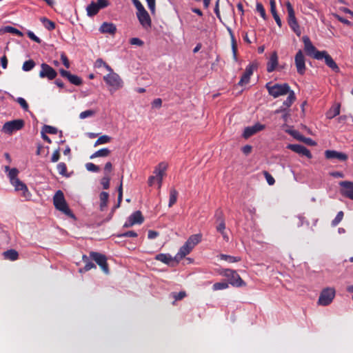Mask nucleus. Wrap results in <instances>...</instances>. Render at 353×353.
<instances>
[{
    "instance_id": "27",
    "label": "nucleus",
    "mask_w": 353,
    "mask_h": 353,
    "mask_svg": "<svg viewBox=\"0 0 353 353\" xmlns=\"http://www.w3.org/2000/svg\"><path fill=\"white\" fill-rule=\"evenodd\" d=\"M168 168V163L165 162L159 163L155 168L154 173L156 174L155 176H163L165 172Z\"/></svg>"
},
{
    "instance_id": "48",
    "label": "nucleus",
    "mask_w": 353,
    "mask_h": 353,
    "mask_svg": "<svg viewBox=\"0 0 353 353\" xmlns=\"http://www.w3.org/2000/svg\"><path fill=\"white\" fill-rule=\"evenodd\" d=\"M59 173L62 176H67V166L65 163H59L57 165Z\"/></svg>"
},
{
    "instance_id": "53",
    "label": "nucleus",
    "mask_w": 353,
    "mask_h": 353,
    "mask_svg": "<svg viewBox=\"0 0 353 353\" xmlns=\"http://www.w3.org/2000/svg\"><path fill=\"white\" fill-rule=\"evenodd\" d=\"M228 287V284L225 282L215 283L213 285V289L214 290L226 289Z\"/></svg>"
},
{
    "instance_id": "33",
    "label": "nucleus",
    "mask_w": 353,
    "mask_h": 353,
    "mask_svg": "<svg viewBox=\"0 0 353 353\" xmlns=\"http://www.w3.org/2000/svg\"><path fill=\"white\" fill-rule=\"evenodd\" d=\"M178 192L174 188H172L170 190V199L168 207L171 208L173 205H174L176 202L178 197Z\"/></svg>"
},
{
    "instance_id": "36",
    "label": "nucleus",
    "mask_w": 353,
    "mask_h": 353,
    "mask_svg": "<svg viewBox=\"0 0 353 353\" xmlns=\"http://www.w3.org/2000/svg\"><path fill=\"white\" fill-rule=\"evenodd\" d=\"M170 296L174 299L172 303V304L174 305L176 301L184 299L187 296V294L185 291H181L179 292H172Z\"/></svg>"
},
{
    "instance_id": "19",
    "label": "nucleus",
    "mask_w": 353,
    "mask_h": 353,
    "mask_svg": "<svg viewBox=\"0 0 353 353\" xmlns=\"http://www.w3.org/2000/svg\"><path fill=\"white\" fill-rule=\"evenodd\" d=\"M59 72L63 77L67 78L71 83L75 85H81L83 83L82 79L79 77L72 74L67 70L61 69Z\"/></svg>"
},
{
    "instance_id": "58",
    "label": "nucleus",
    "mask_w": 353,
    "mask_h": 353,
    "mask_svg": "<svg viewBox=\"0 0 353 353\" xmlns=\"http://www.w3.org/2000/svg\"><path fill=\"white\" fill-rule=\"evenodd\" d=\"M290 134L299 141H301L303 139H304V136H303L299 132L296 130L290 131Z\"/></svg>"
},
{
    "instance_id": "34",
    "label": "nucleus",
    "mask_w": 353,
    "mask_h": 353,
    "mask_svg": "<svg viewBox=\"0 0 353 353\" xmlns=\"http://www.w3.org/2000/svg\"><path fill=\"white\" fill-rule=\"evenodd\" d=\"M83 260L85 263V265L83 269H80V272H82L83 271L87 272L91 270L92 268H96L95 264L90 261L88 257H87L85 255L83 256Z\"/></svg>"
},
{
    "instance_id": "51",
    "label": "nucleus",
    "mask_w": 353,
    "mask_h": 353,
    "mask_svg": "<svg viewBox=\"0 0 353 353\" xmlns=\"http://www.w3.org/2000/svg\"><path fill=\"white\" fill-rule=\"evenodd\" d=\"M19 171L17 168H12L10 170L8 173V176L10 179V181H15V179H17V175H18Z\"/></svg>"
},
{
    "instance_id": "22",
    "label": "nucleus",
    "mask_w": 353,
    "mask_h": 353,
    "mask_svg": "<svg viewBox=\"0 0 353 353\" xmlns=\"http://www.w3.org/2000/svg\"><path fill=\"white\" fill-rule=\"evenodd\" d=\"M216 221L218 222V225H216V230L222 234L224 240L228 241L229 238L228 235L225 233V223L224 218L223 217L222 214L217 217Z\"/></svg>"
},
{
    "instance_id": "39",
    "label": "nucleus",
    "mask_w": 353,
    "mask_h": 353,
    "mask_svg": "<svg viewBox=\"0 0 353 353\" xmlns=\"http://www.w3.org/2000/svg\"><path fill=\"white\" fill-rule=\"evenodd\" d=\"M102 66L104 67L108 72H112V68L109 65H108L102 59H97L94 63V67L99 68Z\"/></svg>"
},
{
    "instance_id": "40",
    "label": "nucleus",
    "mask_w": 353,
    "mask_h": 353,
    "mask_svg": "<svg viewBox=\"0 0 353 353\" xmlns=\"http://www.w3.org/2000/svg\"><path fill=\"white\" fill-rule=\"evenodd\" d=\"M41 21L43 22L45 28L48 30H52L55 28V23L46 17H43L41 19Z\"/></svg>"
},
{
    "instance_id": "23",
    "label": "nucleus",
    "mask_w": 353,
    "mask_h": 353,
    "mask_svg": "<svg viewBox=\"0 0 353 353\" xmlns=\"http://www.w3.org/2000/svg\"><path fill=\"white\" fill-rule=\"evenodd\" d=\"M99 30L102 33H108L114 35L117 32V27L112 23L104 22L101 26Z\"/></svg>"
},
{
    "instance_id": "18",
    "label": "nucleus",
    "mask_w": 353,
    "mask_h": 353,
    "mask_svg": "<svg viewBox=\"0 0 353 353\" xmlns=\"http://www.w3.org/2000/svg\"><path fill=\"white\" fill-rule=\"evenodd\" d=\"M321 56L322 59H324L325 63L327 67H329L334 72L339 73L340 72L339 67L327 51L323 50Z\"/></svg>"
},
{
    "instance_id": "60",
    "label": "nucleus",
    "mask_w": 353,
    "mask_h": 353,
    "mask_svg": "<svg viewBox=\"0 0 353 353\" xmlns=\"http://www.w3.org/2000/svg\"><path fill=\"white\" fill-rule=\"evenodd\" d=\"M27 34H28V37L30 39H32V41H34L38 43H40L41 42V40L38 37H37L32 32L28 31Z\"/></svg>"
},
{
    "instance_id": "15",
    "label": "nucleus",
    "mask_w": 353,
    "mask_h": 353,
    "mask_svg": "<svg viewBox=\"0 0 353 353\" xmlns=\"http://www.w3.org/2000/svg\"><path fill=\"white\" fill-rule=\"evenodd\" d=\"M263 129H265V125L257 123L252 126L245 128L243 133V137L245 139H248L258 132L263 130Z\"/></svg>"
},
{
    "instance_id": "21",
    "label": "nucleus",
    "mask_w": 353,
    "mask_h": 353,
    "mask_svg": "<svg viewBox=\"0 0 353 353\" xmlns=\"http://www.w3.org/2000/svg\"><path fill=\"white\" fill-rule=\"evenodd\" d=\"M12 185L14 187L16 191H23V196L27 197L30 195V192L26 185L23 183L19 179H15L11 182Z\"/></svg>"
},
{
    "instance_id": "56",
    "label": "nucleus",
    "mask_w": 353,
    "mask_h": 353,
    "mask_svg": "<svg viewBox=\"0 0 353 353\" xmlns=\"http://www.w3.org/2000/svg\"><path fill=\"white\" fill-rule=\"evenodd\" d=\"M16 101L19 103V105L24 110H28V104L23 98L18 97Z\"/></svg>"
},
{
    "instance_id": "16",
    "label": "nucleus",
    "mask_w": 353,
    "mask_h": 353,
    "mask_svg": "<svg viewBox=\"0 0 353 353\" xmlns=\"http://www.w3.org/2000/svg\"><path fill=\"white\" fill-rule=\"evenodd\" d=\"M137 16L139 23L143 28H148L151 27V24H152L151 19H150V17L148 12L145 10V9L141 12H137Z\"/></svg>"
},
{
    "instance_id": "52",
    "label": "nucleus",
    "mask_w": 353,
    "mask_h": 353,
    "mask_svg": "<svg viewBox=\"0 0 353 353\" xmlns=\"http://www.w3.org/2000/svg\"><path fill=\"white\" fill-rule=\"evenodd\" d=\"M95 113H96V111H94V110H88L81 112L79 117L82 119H85L87 117H92V116L94 115Z\"/></svg>"
},
{
    "instance_id": "17",
    "label": "nucleus",
    "mask_w": 353,
    "mask_h": 353,
    "mask_svg": "<svg viewBox=\"0 0 353 353\" xmlns=\"http://www.w3.org/2000/svg\"><path fill=\"white\" fill-rule=\"evenodd\" d=\"M325 157L327 159H338L340 161H345L348 159V156L343 152L336 150H325Z\"/></svg>"
},
{
    "instance_id": "5",
    "label": "nucleus",
    "mask_w": 353,
    "mask_h": 353,
    "mask_svg": "<svg viewBox=\"0 0 353 353\" xmlns=\"http://www.w3.org/2000/svg\"><path fill=\"white\" fill-rule=\"evenodd\" d=\"M336 291L333 288H325L320 293L318 304L326 306L330 305L335 297Z\"/></svg>"
},
{
    "instance_id": "37",
    "label": "nucleus",
    "mask_w": 353,
    "mask_h": 353,
    "mask_svg": "<svg viewBox=\"0 0 353 353\" xmlns=\"http://www.w3.org/2000/svg\"><path fill=\"white\" fill-rule=\"evenodd\" d=\"M230 34L231 36V41H232V49L233 52V56L235 60L237 59V46L236 41L234 39V34L230 29H228Z\"/></svg>"
},
{
    "instance_id": "24",
    "label": "nucleus",
    "mask_w": 353,
    "mask_h": 353,
    "mask_svg": "<svg viewBox=\"0 0 353 353\" xmlns=\"http://www.w3.org/2000/svg\"><path fill=\"white\" fill-rule=\"evenodd\" d=\"M192 250V249L191 247L185 243V244L180 248L179 252L174 257L176 263H178L180 259L188 255Z\"/></svg>"
},
{
    "instance_id": "55",
    "label": "nucleus",
    "mask_w": 353,
    "mask_h": 353,
    "mask_svg": "<svg viewBox=\"0 0 353 353\" xmlns=\"http://www.w3.org/2000/svg\"><path fill=\"white\" fill-rule=\"evenodd\" d=\"M85 167L88 171L97 172L99 171L100 168L98 165H96L95 164L92 163H88L85 165Z\"/></svg>"
},
{
    "instance_id": "43",
    "label": "nucleus",
    "mask_w": 353,
    "mask_h": 353,
    "mask_svg": "<svg viewBox=\"0 0 353 353\" xmlns=\"http://www.w3.org/2000/svg\"><path fill=\"white\" fill-rule=\"evenodd\" d=\"M111 141V137L108 135H102L96 141L94 146L98 145L109 143Z\"/></svg>"
},
{
    "instance_id": "46",
    "label": "nucleus",
    "mask_w": 353,
    "mask_h": 353,
    "mask_svg": "<svg viewBox=\"0 0 353 353\" xmlns=\"http://www.w3.org/2000/svg\"><path fill=\"white\" fill-rule=\"evenodd\" d=\"M4 30L6 32L12 33V34H17V35H18L19 37H23V35L22 32H21L18 29H17V28H15L14 27H12V26H6V27H5Z\"/></svg>"
},
{
    "instance_id": "7",
    "label": "nucleus",
    "mask_w": 353,
    "mask_h": 353,
    "mask_svg": "<svg viewBox=\"0 0 353 353\" xmlns=\"http://www.w3.org/2000/svg\"><path fill=\"white\" fill-rule=\"evenodd\" d=\"M110 73L103 77V80L110 86L113 87L115 90H118L123 86V81L120 77L115 72H109Z\"/></svg>"
},
{
    "instance_id": "9",
    "label": "nucleus",
    "mask_w": 353,
    "mask_h": 353,
    "mask_svg": "<svg viewBox=\"0 0 353 353\" xmlns=\"http://www.w3.org/2000/svg\"><path fill=\"white\" fill-rule=\"evenodd\" d=\"M90 257L101 267L105 274H109V268L105 255L99 252H91Z\"/></svg>"
},
{
    "instance_id": "64",
    "label": "nucleus",
    "mask_w": 353,
    "mask_h": 353,
    "mask_svg": "<svg viewBox=\"0 0 353 353\" xmlns=\"http://www.w3.org/2000/svg\"><path fill=\"white\" fill-rule=\"evenodd\" d=\"M148 4V8L152 14L155 12V0H146Z\"/></svg>"
},
{
    "instance_id": "30",
    "label": "nucleus",
    "mask_w": 353,
    "mask_h": 353,
    "mask_svg": "<svg viewBox=\"0 0 353 353\" xmlns=\"http://www.w3.org/2000/svg\"><path fill=\"white\" fill-rule=\"evenodd\" d=\"M4 259L10 260V261H16L19 258V253L14 249H10L7 251H5L3 253Z\"/></svg>"
},
{
    "instance_id": "6",
    "label": "nucleus",
    "mask_w": 353,
    "mask_h": 353,
    "mask_svg": "<svg viewBox=\"0 0 353 353\" xmlns=\"http://www.w3.org/2000/svg\"><path fill=\"white\" fill-rule=\"evenodd\" d=\"M25 122L23 119H15L6 122L2 127V132L8 134H12L14 132L20 130L24 127Z\"/></svg>"
},
{
    "instance_id": "41",
    "label": "nucleus",
    "mask_w": 353,
    "mask_h": 353,
    "mask_svg": "<svg viewBox=\"0 0 353 353\" xmlns=\"http://www.w3.org/2000/svg\"><path fill=\"white\" fill-rule=\"evenodd\" d=\"M110 176L106 174L101 179V184L104 190H108L110 188Z\"/></svg>"
},
{
    "instance_id": "42",
    "label": "nucleus",
    "mask_w": 353,
    "mask_h": 353,
    "mask_svg": "<svg viewBox=\"0 0 353 353\" xmlns=\"http://www.w3.org/2000/svg\"><path fill=\"white\" fill-rule=\"evenodd\" d=\"M220 257L221 259L228 261L229 263H235L241 261L240 257L226 254H221Z\"/></svg>"
},
{
    "instance_id": "4",
    "label": "nucleus",
    "mask_w": 353,
    "mask_h": 353,
    "mask_svg": "<svg viewBox=\"0 0 353 353\" xmlns=\"http://www.w3.org/2000/svg\"><path fill=\"white\" fill-rule=\"evenodd\" d=\"M285 6L288 11V22L290 27L293 30V31L299 36L301 34L300 27L297 22L296 18L295 17V12L292 5L290 1H287L285 3Z\"/></svg>"
},
{
    "instance_id": "12",
    "label": "nucleus",
    "mask_w": 353,
    "mask_h": 353,
    "mask_svg": "<svg viewBox=\"0 0 353 353\" xmlns=\"http://www.w3.org/2000/svg\"><path fill=\"white\" fill-rule=\"evenodd\" d=\"M341 187V193L343 196L353 200V182L344 181L339 183Z\"/></svg>"
},
{
    "instance_id": "35",
    "label": "nucleus",
    "mask_w": 353,
    "mask_h": 353,
    "mask_svg": "<svg viewBox=\"0 0 353 353\" xmlns=\"http://www.w3.org/2000/svg\"><path fill=\"white\" fill-rule=\"evenodd\" d=\"M110 152H111L108 148H103L92 154L90 156V158L94 159L96 157H108L110 155Z\"/></svg>"
},
{
    "instance_id": "49",
    "label": "nucleus",
    "mask_w": 353,
    "mask_h": 353,
    "mask_svg": "<svg viewBox=\"0 0 353 353\" xmlns=\"http://www.w3.org/2000/svg\"><path fill=\"white\" fill-rule=\"evenodd\" d=\"M263 174L264 175L268 183L270 185H272L274 184L275 183V180L273 178V176L266 170H264L263 172Z\"/></svg>"
},
{
    "instance_id": "57",
    "label": "nucleus",
    "mask_w": 353,
    "mask_h": 353,
    "mask_svg": "<svg viewBox=\"0 0 353 353\" xmlns=\"http://www.w3.org/2000/svg\"><path fill=\"white\" fill-rule=\"evenodd\" d=\"M119 237H137V233L134 231H128L126 232H124L123 234H119Z\"/></svg>"
},
{
    "instance_id": "50",
    "label": "nucleus",
    "mask_w": 353,
    "mask_h": 353,
    "mask_svg": "<svg viewBox=\"0 0 353 353\" xmlns=\"http://www.w3.org/2000/svg\"><path fill=\"white\" fill-rule=\"evenodd\" d=\"M343 215H344V214L342 211L339 212L338 214H336V217L334 218V219L332 220V226L337 225L343 219Z\"/></svg>"
},
{
    "instance_id": "54",
    "label": "nucleus",
    "mask_w": 353,
    "mask_h": 353,
    "mask_svg": "<svg viewBox=\"0 0 353 353\" xmlns=\"http://www.w3.org/2000/svg\"><path fill=\"white\" fill-rule=\"evenodd\" d=\"M333 16L340 22L348 26H352V23L348 21L347 19L341 17L338 14H334Z\"/></svg>"
},
{
    "instance_id": "62",
    "label": "nucleus",
    "mask_w": 353,
    "mask_h": 353,
    "mask_svg": "<svg viewBox=\"0 0 353 353\" xmlns=\"http://www.w3.org/2000/svg\"><path fill=\"white\" fill-rule=\"evenodd\" d=\"M112 164L111 162H107L105 164V166H104V174L105 175L106 174H109L112 171Z\"/></svg>"
},
{
    "instance_id": "3",
    "label": "nucleus",
    "mask_w": 353,
    "mask_h": 353,
    "mask_svg": "<svg viewBox=\"0 0 353 353\" xmlns=\"http://www.w3.org/2000/svg\"><path fill=\"white\" fill-rule=\"evenodd\" d=\"M303 42L304 43V50L307 55L317 60L322 59L321 54H323V51H319L312 44L307 36L303 37Z\"/></svg>"
},
{
    "instance_id": "2",
    "label": "nucleus",
    "mask_w": 353,
    "mask_h": 353,
    "mask_svg": "<svg viewBox=\"0 0 353 353\" xmlns=\"http://www.w3.org/2000/svg\"><path fill=\"white\" fill-rule=\"evenodd\" d=\"M265 88L269 94L274 98L288 94L291 90L290 85L286 83L282 84L275 83L272 85L271 82H268L266 83Z\"/></svg>"
},
{
    "instance_id": "11",
    "label": "nucleus",
    "mask_w": 353,
    "mask_h": 353,
    "mask_svg": "<svg viewBox=\"0 0 353 353\" xmlns=\"http://www.w3.org/2000/svg\"><path fill=\"white\" fill-rule=\"evenodd\" d=\"M41 70L39 72V76L41 78H48L49 80L55 79L57 73L54 69L46 63H42L41 65Z\"/></svg>"
},
{
    "instance_id": "45",
    "label": "nucleus",
    "mask_w": 353,
    "mask_h": 353,
    "mask_svg": "<svg viewBox=\"0 0 353 353\" xmlns=\"http://www.w3.org/2000/svg\"><path fill=\"white\" fill-rule=\"evenodd\" d=\"M42 132H45V133L56 134L58 132L57 129L53 126L45 125L42 128Z\"/></svg>"
},
{
    "instance_id": "26",
    "label": "nucleus",
    "mask_w": 353,
    "mask_h": 353,
    "mask_svg": "<svg viewBox=\"0 0 353 353\" xmlns=\"http://www.w3.org/2000/svg\"><path fill=\"white\" fill-rule=\"evenodd\" d=\"M202 235L196 234L191 235L185 242L192 249L201 241Z\"/></svg>"
},
{
    "instance_id": "44",
    "label": "nucleus",
    "mask_w": 353,
    "mask_h": 353,
    "mask_svg": "<svg viewBox=\"0 0 353 353\" xmlns=\"http://www.w3.org/2000/svg\"><path fill=\"white\" fill-rule=\"evenodd\" d=\"M34 66H35V62L33 60L30 59V60L26 61L23 63L22 68L24 71H30Z\"/></svg>"
},
{
    "instance_id": "29",
    "label": "nucleus",
    "mask_w": 353,
    "mask_h": 353,
    "mask_svg": "<svg viewBox=\"0 0 353 353\" xmlns=\"http://www.w3.org/2000/svg\"><path fill=\"white\" fill-rule=\"evenodd\" d=\"M155 259L168 265H169L171 262L175 261L174 258H172L170 254H159L156 255Z\"/></svg>"
},
{
    "instance_id": "31",
    "label": "nucleus",
    "mask_w": 353,
    "mask_h": 353,
    "mask_svg": "<svg viewBox=\"0 0 353 353\" xmlns=\"http://www.w3.org/2000/svg\"><path fill=\"white\" fill-rule=\"evenodd\" d=\"M109 198V194L106 192H101L99 194L100 199V210L103 211L107 207Z\"/></svg>"
},
{
    "instance_id": "47",
    "label": "nucleus",
    "mask_w": 353,
    "mask_h": 353,
    "mask_svg": "<svg viewBox=\"0 0 353 353\" xmlns=\"http://www.w3.org/2000/svg\"><path fill=\"white\" fill-rule=\"evenodd\" d=\"M256 11L259 12L263 19H266L267 15L265 13V8L261 3H256Z\"/></svg>"
},
{
    "instance_id": "1",
    "label": "nucleus",
    "mask_w": 353,
    "mask_h": 353,
    "mask_svg": "<svg viewBox=\"0 0 353 353\" xmlns=\"http://www.w3.org/2000/svg\"><path fill=\"white\" fill-rule=\"evenodd\" d=\"M53 204L57 210L61 212L67 216L76 220V216L69 208L61 190H57L54 194L53 196Z\"/></svg>"
},
{
    "instance_id": "13",
    "label": "nucleus",
    "mask_w": 353,
    "mask_h": 353,
    "mask_svg": "<svg viewBox=\"0 0 353 353\" xmlns=\"http://www.w3.org/2000/svg\"><path fill=\"white\" fill-rule=\"evenodd\" d=\"M294 61L297 72L299 74L303 75L305 72V63L304 55L301 50H299L296 54Z\"/></svg>"
},
{
    "instance_id": "61",
    "label": "nucleus",
    "mask_w": 353,
    "mask_h": 353,
    "mask_svg": "<svg viewBox=\"0 0 353 353\" xmlns=\"http://www.w3.org/2000/svg\"><path fill=\"white\" fill-rule=\"evenodd\" d=\"M132 1L136 7L137 12H141L145 10L144 7L139 0H132Z\"/></svg>"
},
{
    "instance_id": "28",
    "label": "nucleus",
    "mask_w": 353,
    "mask_h": 353,
    "mask_svg": "<svg viewBox=\"0 0 353 353\" xmlns=\"http://www.w3.org/2000/svg\"><path fill=\"white\" fill-rule=\"evenodd\" d=\"M129 219L132 221L134 224H141L143 222L144 218L141 214V212L138 210L132 213Z\"/></svg>"
},
{
    "instance_id": "10",
    "label": "nucleus",
    "mask_w": 353,
    "mask_h": 353,
    "mask_svg": "<svg viewBox=\"0 0 353 353\" xmlns=\"http://www.w3.org/2000/svg\"><path fill=\"white\" fill-rule=\"evenodd\" d=\"M223 274L228 279L230 283L233 286L241 287L245 285V283L236 271L227 269L224 271Z\"/></svg>"
},
{
    "instance_id": "8",
    "label": "nucleus",
    "mask_w": 353,
    "mask_h": 353,
    "mask_svg": "<svg viewBox=\"0 0 353 353\" xmlns=\"http://www.w3.org/2000/svg\"><path fill=\"white\" fill-rule=\"evenodd\" d=\"M109 2L108 0H97V2L92 1L90 4L87 6V14L89 17L96 15L100 9L108 6Z\"/></svg>"
},
{
    "instance_id": "38",
    "label": "nucleus",
    "mask_w": 353,
    "mask_h": 353,
    "mask_svg": "<svg viewBox=\"0 0 353 353\" xmlns=\"http://www.w3.org/2000/svg\"><path fill=\"white\" fill-rule=\"evenodd\" d=\"M340 113V105H338L336 107H333L330 109V110L327 112V117L328 119H332L339 114Z\"/></svg>"
},
{
    "instance_id": "20",
    "label": "nucleus",
    "mask_w": 353,
    "mask_h": 353,
    "mask_svg": "<svg viewBox=\"0 0 353 353\" xmlns=\"http://www.w3.org/2000/svg\"><path fill=\"white\" fill-rule=\"evenodd\" d=\"M254 68V65L253 64H250L245 68V70L238 83L239 85L243 86L250 81V77L253 74Z\"/></svg>"
},
{
    "instance_id": "32",
    "label": "nucleus",
    "mask_w": 353,
    "mask_h": 353,
    "mask_svg": "<svg viewBox=\"0 0 353 353\" xmlns=\"http://www.w3.org/2000/svg\"><path fill=\"white\" fill-rule=\"evenodd\" d=\"M288 97H287L286 100L284 101L283 103V105L285 106L287 110L292 105V103L296 100V96L293 90H290V92L288 93Z\"/></svg>"
},
{
    "instance_id": "59",
    "label": "nucleus",
    "mask_w": 353,
    "mask_h": 353,
    "mask_svg": "<svg viewBox=\"0 0 353 353\" xmlns=\"http://www.w3.org/2000/svg\"><path fill=\"white\" fill-rule=\"evenodd\" d=\"M130 43L131 45H136V46H142L143 45V41L142 40H141L139 38H137V37H134V38H132L130 40Z\"/></svg>"
},
{
    "instance_id": "25",
    "label": "nucleus",
    "mask_w": 353,
    "mask_h": 353,
    "mask_svg": "<svg viewBox=\"0 0 353 353\" xmlns=\"http://www.w3.org/2000/svg\"><path fill=\"white\" fill-rule=\"evenodd\" d=\"M278 65V56L276 52H274L270 58L269 61L267 63V71L268 72H273Z\"/></svg>"
},
{
    "instance_id": "63",
    "label": "nucleus",
    "mask_w": 353,
    "mask_h": 353,
    "mask_svg": "<svg viewBox=\"0 0 353 353\" xmlns=\"http://www.w3.org/2000/svg\"><path fill=\"white\" fill-rule=\"evenodd\" d=\"M60 158L59 149L56 150L51 157V161L54 163L59 161Z\"/></svg>"
},
{
    "instance_id": "14",
    "label": "nucleus",
    "mask_w": 353,
    "mask_h": 353,
    "mask_svg": "<svg viewBox=\"0 0 353 353\" xmlns=\"http://www.w3.org/2000/svg\"><path fill=\"white\" fill-rule=\"evenodd\" d=\"M288 149L292 150L293 152L307 157L308 159H312V155L310 151L305 146L299 144H289L287 146Z\"/></svg>"
}]
</instances>
